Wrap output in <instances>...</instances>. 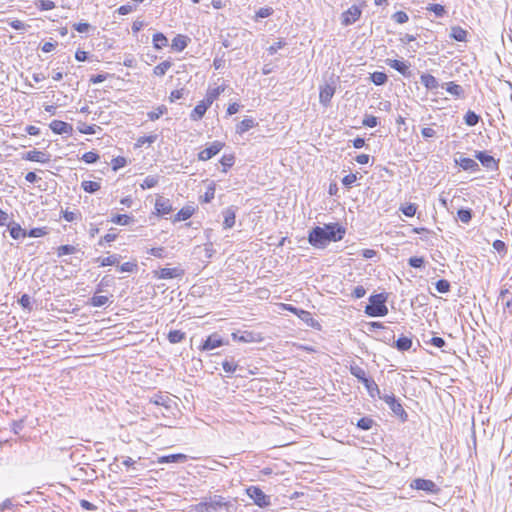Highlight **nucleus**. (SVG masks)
<instances>
[{
    "label": "nucleus",
    "mask_w": 512,
    "mask_h": 512,
    "mask_svg": "<svg viewBox=\"0 0 512 512\" xmlns=\"http://www.w3.org/2000/svg\"><path fill=\"white\" fill-rule=\"evenodd\" d=\"M188 42L189 38L187 36L178 34L173 38L171 47L173 50L181 52L187 47Z\"/></svg>",
    "instance_id": "5701e85b"
},
{
    "label": "nucleus",
    "mask_w": 512,
    "mask_h": 512,
    "mask_svg": "<svg viewBox=\"0 0 512 512\" xmlns=\"http://www.w3.org/2000/svg\"><path fill=\"white\" fill-rule=\"evenodd\" d=\"M215 196V184L212 183L207 187L206 192L202 196V201L205 203H209L214 199Z\"/></svg>",
    "instance_id": "4d7b16f0"
},
{
    "label": "nucleus",
    "mask_w": 512,
    "mask_h": 512,
    "mask_svg": "<svg viewBox=\"0 0 512 512\" xmlns=\"http://www.w3.org/2000/svg\"><path fill=\"white\" fill-rule=\"evenodd\" d=\"M450 37L458 42H465L467 40V31L460 26H453Z\"/></svg>",
    "instance_id": "a878e982"
},
{
    "label": "nucleus",
    "mask_w": 512,
    "mask_h": 512,
    "mask_svg": "<svg viewBox=\"0 0 512 512\" xmlns=\"http://www.w3.org/2000/svg\"><path fill=\"white\" fill-rule=\"evenodd\" d=\"M386 64L391 68L395 69L404 77H409L411 75L410 65L405 61H400L397 59H387Z\"/></svg>",
    "instance_id": "4468645a"
},
{
    "label": "nucleus",
    "mask_w": 512,
    "mask_h": 512,
    "mask_svg": "<svg viewBox=\"0 0 512 512\" xmlns=\"http://www.w3.org/2000/svg\"><path fill=\"white\" fill-rule=\"evenodd\" d=\"M206 111L207 109L205 108V105L198 103L190 113V119L193 121L201 120L204 117Z\"/></svg>",
    "instance_id": "c85d7f7f"
},
{
    "label": "nucleus",
    "mask_w": 512,
    "mask_h": 512,
    "mask_svg": "<svg viewBox=\"0 0 512 512\" xmlns=\"http://www.w3.org/2000/svg\"><path fill=\"white\" fill-rule=\"evenodd\" d=\"M118 269L121 271V272H129V273H133V272H136L138 270V265L136 262H125L123 264H121Z\"/></svg>",
    "instance_id": "052dcab7"
},
{
    "label": "nucleus",
    "mask_w": 512,
    "mask_h": 512,
    "mask_svg": "<svg viewBox=\"0 0 512 512\" xmlns=\"http://www.w3.org/2000/svg\"><path fill=\"white\" fill-rule=\"evenodd\" d=\"M446 87V91L456 97H463L464 96V89L461 85L456 84L455 82H448Z\"/></svg>",
    "instance_id": "c756f323"
},
{
    "label": "nucleus",
    "mask_w": 512,
    "mask_h": 512,
    "mask_svg": "<svg viewBox=\"0 0 512 512\" xmlns=\"http://www.w3.org/2000/svg\"><path fill=\"white\" fill-rule=\"evenodd\" d=\"M172 66V63L168 60L161 62L157 66L154 67L153 73L156 76H164L168 69H170Z\"/></svg>",
    "instance_id": "f704fd0d"
},
{
    "label": "nucleus",
    "mask_w": 512,
    "mask_h": 512,
    "mask_svg": "<svg viewBox=\"0 0 512 512\" xmlns=\"http://www.w3.org/2000/svg\"><path fill=\"white\" fill-rule=\"evenodd\" d=\"M410 487L412 489L423 490L431 494H437L440 491V489L438 488L434 481L423 478L414 479L411 482Z\"/></svg>",
    "instance_id": "0eeeda50"
},
{
    "label": "nucleus",
    "mask_w": 512,
    "mask_h": 512,
    "mask_svg": "<svg viewBox=\"0 0 512 512\" xmlns=\"http://www.w3.org/2000/svg\"><path fill=\"white\" fill-rule=\"evenodd\" d=\"M346 229L339 223H328L323 227L316 226L309 231L308 242L315 248L323 249L330 242L343 239Z\"/></svg>",
    "instance_id": "f257e3e1"
},
{
    "label": "nucleus",
    "mask_w": 512,
    "mask_h": 512,
    "mask_svg": "<svg viewBox=\"0 0 512 512\" xmlns=\"http://www.w3.org/2000/svg\"><path fill=\"white\" fill-rule=\"evenodd\" d=\"M387 294L379 293L371 295L369 304L365 307V313L370 317H383L388 314L386 306Z\"/></svg>",
    "instance_id": "f03ea898"
},
{
    "label": "nucleus",
    "mask_w": 512,
    "mask_h": 512,
    "mask_svg": "<svg viewBox=\"0 0 512 512\" xmlns=\"http://www.w3.org/2000/svg\"><path fill=\"white\" fill-rule=\"evenodd\" d=\"M236 210L237 208L234 206H230L222 211L223 215V227L224 229H230L235 224L236 219Z\"/></svg>",
    "instance_id": "f3484780"
},
{
    "label": "nucleus",
    "mask_w": 512,
    "mask_h": 512,
    "mask_svg": "<svg viewBox=\"0 0 512 512\" xmlns=\"http://www.w3.org/2000/svg\"><path fill=\"white\" fill-rule=\"evenodd\" d=\"M392 19L398 24H404L409 20V16L404 11H397L392 15Z\"/></svg>",
    "instance_id": "e2e57ef3"
},
{
    "label": "nucleus",
    "mask_w": 512,
    "mask_h": 512,
    "mask_svg": "<svg viewBox=\"0 0 512 512\" xmlns=\"http://www.w3.org/2000/svg\"><path fill=\"white\" fill-rule=\"evenodd\" d=\"M152 42L154 48L157 50H160L168 45L167 37L161 32H157L153 35Z\"/></svg>",
    "instance_id": "bb28decb"
},
{
    "label": "nucleus",
    "mask_w": 512,
    "mask_h": 512,
    "mask_svg": "<svg viewBox=\"0 0 512 512\" xmlns=\"http://www.w3.org/2000/svg\"><path fill=\"white\" fill-rule=\"evenodd\" d=\"M22 159L33 162L46 163L50 161V155L46 152L34 149L26 152L22 156Z\"/></svg>",
    "instance_id": "ddd939ff"
},
{
    "label": "nucleus",
    "mask_w": 512,
    "mask_h": 512,
    "mask_svg": "<svg viewBox=\"0 0 512 512\" xmlns=\"http://www.w3.org/2000/svg\"><path fill=\"white\" fill-rule=\"evenodd\" d=\"M362 124L366 127L373 128L378 125V118L373 115H365Z\"/></svg>",
    "instance_id": "69168bd1"
},
{
    "label": "nucleus",
    "mask_w": 512,
    "mask_h": 512,
    "mask_svg": "<svg viewBox=\"0 0 512 512\" xmlns=\"http://www.w3.org/2000/svg\"><path fill=\"white\" fill-rule=\"evenodd\" d=\"M230 506V502L226 501L225 498L220 495H215L213 498H211L210 502H208V509L213 511H218L222 508L228 510Z\"/></svg>",
    "instance_id": "6ab92c4d"
},
{
    "label": "nucleus",
    "mask_w": 512,
    "mask_h": 512,
    "mask_svg": "<svg viewBox=\"0 0 512 512\" xmlns=\"http://www.w3.org/2000/svg\"><path fill=\"white\" fill-rule=\"evenodd\" d=\"M224 147V143L220 141H214L210 144L209 147L205 148L198 154L199 160L207 161L211 159L213 156L218 154L222 148Z\"/></svg>",
    "instance_id": "1a4fd4ad"
},
{
    "label": "nucleus",
    "mask_w": 512,
    "mask_h": 512,
    "mask_svg": "<svg viewBox=\"0 0 512 512\" xmlns=\"http://www.w3.org/2000/svg\"><path fill=\"white\" fill-rule=\"evenodd\" d=\"M109 302V298L107 296L94 295L90 298V305L93 307H102Z\"/></svg>",
    "instance_id": "c03bdc74"
},
{
    "label": "nucleus",
    "mask_w": 512,
    "mask_h": 512,
    "mask_svg": "<svg viewBox=\"0 0 512 512\" xmlns=\"http://www.w3.org/2000/svg\"><path fill=\"white\" fill-rule=\"evenodd\" d=\"M455 164L459 165L464 171L476 173L480 171L479 164L472 158L460 156L455 158Z\"/></svg>",
    "instance_id": "9d476101"
},
{
    "label": "nucleus",
    "mask_w": 512,
    "mask_h": 512,
    "mask_svg": "<svg viewBox=\"0 0 512 512\" xmlns=\"http://www.w3.org/2000/svg\"><path fill=\"white\" fill-rule=\"evenodd\" d=\"M208 511V502L203 501L196 505L191 506L189 512H207Z\"/></svg>",
    "instance_id": "774afa93"
},
{
    "label": "nucleus",
    "mask_w": 512,
    "mask_h": 512,
    "mask_svg": "<svg viewBox=\"0 0 512 512\" xmlns=\"http://www.w3.org/2000/svg\"><path fill=\"white\" fill-rule=\"evenodd\" d=\"M380 399L384 400L385 403L389 406L391 411L398 416L402 422L407 421L408 414L402 407V404L399 402L398 399L392 394V395H384L379 397Z\"/></svg>",
    "instance_id": "39448f33"
},
{
    "label": "nucleus",
    "mask_w": 512,
    "mask_h": 512,
    "mask_svg": "<svg viewBox=\"0 0 512 512\" xmlns=\"http://www.w3.org/2000/svg\"><path fill=\"white\" fill-rule=\"evenodd\" d=\"M421 84L428 90H436L439 87L438 80L431 74L424 73L420 77Z\"/></svg>",
    "instance_id": "412c9836"
},
{
    "label": "nucleus",
    "mask_w": 512,
    "mask_h": 512,
    "mask_svg": "<svg viewBox=\"0 0 512 512\" xmlns=\"http://www.w3.org/2000/svg\"><path fill=\"white\" fill-rule=\"evenodd\" d=\"M362 11L359 6L352 5L342 14V24L344 26H349L355 23L361 16Z\"/></svg>",
    "instance_id": "6e6552de"
},
{
    "label": "nucleus",
    "mask_w": 512,
    "mask_h": 512,
    "mask_svg": "<svg viewBox=\"0 0 512 512\" xmlns=\"http://www.w3.org/2000/svg\"><path fill=\"white\" fill-rule=\"evenodd\" d=\"M235 157L231 154L223 155L220 163L224 167L223 172H226L228 168H231L234 165Z\"/></svg>",
    "instance_id": "864d4df0"
},
{
    "label": "nucleus",
    "mask_w": 512,
    "mask_h": 512,
    "mask_svg": "<svg viewBox=\"0 0 512 512\" xmlns=\"http://www.w3.org/2000/svg\"><path fill=\"white\" fill-rule=\"evenodd\" d=\"M193 214V210L190 207L182 208L177 214H176V220H187L189 219Z\"/></svg>",
    "instance_id": "680f3d73"
},
{
    "label": "nucleus",
    "mask_w": 512,
    "mask_h": 512,
    "mask_svg": "<svg viewBox=\"0 0 512 512\" xmlns=\"http://www.w3.org/2000/svg\"><path fill=\"white\" fill-rule=\"evenodd\" d=\"M474 157L481 163V165L490 171H497L499 169V160L489 155L486 151H475Z\"/></svg>",
    "instance_id": "423d86ee"
},
{
    "label": "nucleus",
    "mask_w": 512,
    "mask_h": 512,
    "mask_svg": "<svg viewBox=\"0 0 512 512\" xmlns=\"http://www.w3.org/2000/svg\"><path fill=\"white\" fill-rule=\"evenodd\" d=\"M168 111L165 105L158 106L155 110L147 113V117L151 121H155L159 119L162 115L166 114Z\"/></svg>",
    "instance_id": "72a5a7b5"
},
{
    "label": "nucleus",
    "mask_w": 512,
    "mask_h": 512,
    "mask_svg": "<svg viewBox=\"0 0 512 512\" xmlns=\"http://www.w3.org/2000/svg\"><path fill=\"white\" fill-rule=\"evenodd\" d=\"M153 274L157 279H172L181 277L184 271L179 268H161L160 270L153 271Z\"/></svg>",
    "instance_id": "f8f14e48"
},
{
    "label": "nucleus",
    "mask_w": 512,
    "mask_h": 512,
    "mask_svg": "<svg viewBox=\"0 0 512 512\" xmlns=\"http://www.w3.org/2000/svg\"><path fill=\"white\" fill-rule=\"evenodd\" d=\"M185 338V333L181 330H171L168 333V340L172 344L180 343Z\"/></svg>",
    "instance_id": "a19ab883"
},
{
    "label": "nucleus",
    "mask_w": 512,
    "mask_h": 512,
    "mask_svg": "<svg viewBox=\"0 0 512 512\" xmlns=\"http://www.w3.org/2000/svg\"><path fill=\"white\" fill-rule=\"evenodd\" d=\"M472 215V210L469 208H461L457 211L458 219L465 224L471 221Z\"/></svg>",
    "instance_id": "ea45409f"
},
{
    "label": "nucleus",
    "mask_w": 512,
    "mask_h": 512,
    "mask_svg": "<svg viewBox=\"0 0 512 512\" xmlns=\"http://www.w3.org/2000/svg\"><path fill=\"white\" fill-rule=\"evenodd\" d=\"M158 136L156 134H151L148 136H142L137 139L135 144L136 147H142L144 144H152L157 140Z\"/></svg>",
    "instance_id": "3c124183"
},
{
    "label": "nucleus",
    "mask_w": 512,
    "mask_h": 512,
    "mask_svg": "<svg viewBox=\"0 0 512 512\" xmlns=\"http://www.w3.org/2000/svg\"><path fill=\"white\" fill-rule=\"evenodd\" d=\"M121 259V255L119 254H112L104 258H97L96 262L99 263V266L105 267V266H113L119 263Z\"/></svg>",
    "instance_id": "393cba45"
},
{
    "label": "nucleus",
    "mask_w": 512,
    "mask_h": 512,
    "mask_svg": "<svg viewBox=\"0 0 512 512\" xmlns=\"http://www.w3.org/2000/svg\"><path fill=\"white\" fill-rule=\"evenodd\" d=\"M256 125L257 123L253 118H245L236 126V133L240 135L244 134Z\"/></svg>",
    "instance_id": "b1692460"
},
{
    "label": "nucleus",
    "mask_w": 512,
    "mask_h": 512,
    "mask_svg": "<svg viewBox=\"0 0 512 512\" xmlns=\"http://www.w3.org/2000/svg\"><path fill=\"white\" fill-rule=\"evenodd\" d=\"M49 127H50V129L55 134H60V135L61 134H68V135H71L72 132H73L72 125L67 123V122L61 121V120H53L49 124Z\"/></svg>",
    "instance_id": "2eb2a0df"
},
{
    "label": "nucleus",
    "mask_w": 512,
    "mask_h": 512,
    "mask_svg": "<svg viewBox=\"0 0 512 512\" xmlns=\"http://www.w3.org/2000/svg\"><path fill=\"white\" fill-rule=\"evenodd\" d=\"M224 341L220 335L213 333L209 335L201 344L200 349L202 351H209L224 345Z\"/></svg>",
    "instance_id": "9b49d317"
},
{
    "label": "nucleus",
    "mask_w": 512,
    "mask_h": 512,
    "mask_svg": "<svg viewBox=\"0 0 512 512\" xmlns=\"http://www.w3.org/2000/svg\"><path fill=\"white\" fill-rule=\"evenodd\" d=\"M150 402L158 406H164L166 408H169V403L171 402V399L167 395L156 394L153 397H151Z\"/></svg>",
    "instance_id": "7c9ffc66"
},
{
    "label": "nucleus",
    "mask_w": 512,
    "mask_h": 512,
    "mask_svg": "<svg viewBox=\"0 0 512 512\" xmlns=\"http://www.w3.org/2000/svg\"><path fill=\"white\" fill-rule=\"evenodd\" d=\"M76 251H77V248L73 245H69V244L61 245L57 248V256L61 257L64 255L74 254Z\"/></svg>",
    "instance_id": "49530a36"
},
{
    "label": "nucleus",
    "mask_w": 512,
    "mask_h": 512,
    "mask_svg": "<svg viewBox=\"0 0 512 512\" xmlns=\"http://www.w3.org/2000/svg\"><path fill=\"white\" fill-rule=\"evenodd\" d=\"M7 226H8L10 236L13 239L18 240L20 238H25L27 236V231L25 229H22L19 224L12 222V223L8 224Z\"/></svg>",
    "instance_id": "4be33fe9"
},
{
    "label": "nucleus",
    "mask_w": 512,
    "mask_h": 512,
    "mask_svg": "<svg viewBox=\"0 0 512 512\" xmlns=\"http://www.w3.org/2000/svg\"><path fill=\"white\" fill-rule=\"evenodd\" d=\"M246 493L253 500L254 504L260 508H266L271 505V497L266 495L258 486L248 487Z\"/></svg>",
    "instance_id": "20e7f679"
},
{
    "label": "nucleus",
    "mask_w": 512,
    "mask_h": 512,
    "mask_svg": "<svg viewBox=\"0 0 512 512\" xmlns=\"http://www.w3.org/2000/svg\"><path fill=\"white\" fill-rule=\"evenodd\" d=\"M350 373L365 386L370 397H380V389L378 385L371 377L367 376L366 371L362 367L356 364L351 365Z\"/></svg>",
    "instance_id": "7ed1b4c3"
},
{
    "label": "nucleus",
    "mask_w": 512,
    "mask_h": 512,
    "mask_svg": "<svg viewBox=\"0 0 512 512\" xmlns=\"http://www.w3.org/2000/svg\"><path fill=\"white\" fill-rule=\"evenodd\" d=\"M132 217L127 214H117L111 218V222L117 225L126 226L132 221Z\"/></svg>",
    "instance_id": "c9c22d12"
},
{
    "label": "nucleus",
    "mask_w": 512,
    "mask_h": 512,
    "mask_svg": "<svg viewBox=\"0 0 512 512\" xmlns=\"http://www.w3.org/2000/svg\"><path fill=\"white\" fill-rule=\"evenodd\" d=\"M374 424H375V422L372 418L362 417L357 421L356 426L360 430L367 431V430H370Z\"/></svg>",
    "instance_id": "e433bc0d"
},
{
    "label": "nucleus",
    "mask_w": 512,
    "mask_h": 512,
    "mask_svg": "<svg viewBox=\"0 0 512 512\" xmlns=\"http://www.w3.org/2000/svg\"><path fill=\"white\" fill-rule=\"evenodd\" d=\"M297 316L304 322H306L308 325H310L311 327H314L315 326V320L313 319L312 315L310 312L306 311V310H303V309H300L299 310V313L297 314Z\"/></svg>",
    "instance_id": "de8ad7c7"
},
{
    "label": "nucleus",
    "mask_w": 512,
    "mask_h": 512,
    "mask_svg": "<svg viewBox=\"0 0 512 512\" xmlns=\"http://www.w3.org/2000/svg\"><path fill=\"white\" fill-rule=\"evenodd\" d=\"M187 455L182 453L170 454L158 457L157 462L160 464L165 463H184L187 461Z\"/></svg>",
    "instance_id": "aec40b11"
},
{
    "label": "nucleus",
    "mask_w": 512,
    "mask_h": 512,
    "mask_svg": "<svg viewBox=\"0 0 512 512\" xmlns=\"http://www.w3.org/2000/svg\"><path fill=\"white\" fill-rule=\"evenodd\" d=\"M435 287L439 293H448L450 291L451 285L446 279H439L436 282Z\"/></svg>",
    "instance_id": "603ef678"
},
{
    "label": "nucleus",
    "mask_w": 512,
    "mask_h": 512,
    "mask_svg": "<svg viewBox=\"0 0 512 512\" xmlns=\"http://www.w3.org/2000/svg\"><path fill=\"white\" fill-rule=\"evenodd\" d=\"M510 294L508 289H501L499 299L502 300L504 309H509L510 313H512V296L509 297Z\"/></svg>",
    "instance_id": "2f4dec72"
},
{
    "label": "nucleus",
    "mask_w": 512,
    "mask_h": 512,
    "mask_svg": "<svg viewBox=\"0 0 512 512\" xmlns=\"http://www.w3.org/2000/svg\"><path fill=\"white\" fill-rule=\"evenodd\" d=\"M222 367L224 369V371L228 374H233V373H236V371L238 370L239 366L238 364L233 360V359H226L222 362Z\"/></svg>",
    "instance_id": "37998d69"
},
{
    "label": "nucleus",
    "mask_w": 512,
    "mask_h": 512,
    "mask_svg": "<svg viewBox=\"0 0 512 512\" xmlns=\"http://www.w3.org/2000/svg\"><path fill=\"white\" fill-rule=\"evenodd\" d=\"M159 182V177L156 175H149L147 176L143 182L140 184L141 188L143 190L150 189L155 187Z\"/></svg>",
    "instance_id": "4c0bfd02"
},
{
    "label": "nucleus",
    "mask_w": 512,
    "mask_h": 512,
    "mask_svg": "<svg viewBox=\"0 0 512 512\" xmlns=\"http://www.w3.org/2000/svg\"><path fill=\"white\" fill-rule=\"evenodd\" d=\"M35 5L41 11H48L55 8V3L51 0H38Z\"/></svg>",
    "instance_id": "8fccbe9b"
},
{
    "label": "nucleus",
    "mask_w": 512,
    "mask_h": 512,
    "mask_svg": "<svg viewBox=\"0 0 512 512\" xmlns=\"http://www.w3.org/2000/svg\"><path fill=\"white\" fill-rule=\"evenodd\" d=\"M18 303L22 306L23 309L27 311H32V303H31V297L28 294H23L19 300Z\"/></svg>",
    "instance_id": "5fc2aeb1"
},
{
    "label": "nucleus",
    "mask_w": 512,
    "mask_h": 512,
    "mask_svg": "<svg viewBox=\"0 0 512 512\" xmlns=\"http://www.w3.org/2000/svg\"><path fill=\"white\" fill-rule=\"evenodd\" d=\"M96 129H100V127H98L96 125H87L85 123L81 124L78 127V130H79L80 133L87 134V135L95 134L96 133Z\"/></svg>",
    "instance_id": "13d9d810"
},
{
    "label": "nucleus",
    "mask_w": 512,
    "mask_h": 512,
    "mask_svg": "<svg viewBox=\"0 0 512 512\" xmlns=\"http://www.w3.org/2000/svg\"><path fill=\"white\" fill-rule=\"evenodd\" d=\"M99 159V155L93 151L86 152L82 155L81 160H83L87 164H92L97 162Z\"/></svg>",
    "instance_id": "0e129e2a"
},
{
    "label": "nucleus",
    "mask_w": 512,
    "mask_h": 512,
    "mask_svg": "<svg viewBox=\"0 0 512 512\" xmlns=\"http://www.w3.org/2000/svg\"><path fill=\"white\" fill-rule=\"evenodd\" d=\"M370 79L375 85L380 86L387 82L388 77L384 72L375 71L370 75Z\"/></svg>",
    "instance_id": "473e14b6"
},
{
    "label": "nucleus",
    "mask_w": 512,
    "mask_h": 512,
    "mask_svg": "<svg viewBox=\"0 0 512 512\" xmlns=\"http://www.w3.org/2000/svg\"><path fill=\"white\" fill-rule=\"evenodd\" d=\"M114 230H115L114 228H111L106 235H104L102 238H100L98 245L103 246L104 242L110 243V242L115 241L117 238V234L114 232Z\"/></svg>",
    "instance_id": "bf43d9fd"
},
{
    "label": "nucleus",
    "mask_w": 512,
    "mask_h": 512,
    "mask_svg": "<svg viewBox=\"0 0 512 512\" xmlns=\"http://www.w3.org/2000/svg\"><path fill=\"white\" fill-rule=\"evenodd\" d=\"M425 260L423 257H410L408 260V264L413 268H423Z\"/></svg>",
    "instance_id": "338daca9"
},
{
    "label": "nucleus",
    "mask_w": 512,
    "mask_h": 512,
    "mask_svg": "<svg viewBox=\"0 0 512 512\" xmlns=\"http://www.w3.org/2000/svg\"><path fill=\"white\" fill-rule=\"evenodd\" d=\"M232 337L234 340L240 342H251L253 340V334L247 331H244L242 333H233Z\"/></svg>",
    "instance_id": "09e8293b"
},
{
    "label": "nucleus",
    "mask_w": 512,
    "mask_h": 512,
    "mask_svg": "<svg viewBox=\"0 0 512 512\" xmlns=\"http://www.w3.org/2000/svg\"><path fill=\"white\" fill-rule=\"evenodd\" d=\"M426 10L430 11V12H433L435 14V16L438 17V18H442L446 14L445 7L443 5H441V4H429L426 7Z\"/></svg>",
    "instance_id": "79ce46f5"
},
{
    "label": "nucleus",
    "mask_w": 512,
    "mask_h": 512,
    "mask_svg": "<svg viewBox=\"0 0 512 512\" xmlns=\"http://www.w3.org/2000/svg\"><path fill=\"white\" fill-rule=\"evenodd\" d=\"M412 346V339L406 336H401L395 341V347L399 351H407Z\"/></svg>",
    "instance_id": "cd10ccee"
},
{
    "label": "nucleus",
    "mask_w": 512,
    "mask_h": 512,
    "mask_svg": "<svg viewBox=\"0 0 512 512\" xmlns=\"http://www.w3.org/2000/svg\"><path fill=\"white\" fill-rule=\"evenodd\" d=\"M126 164H127V160L123 156H117V157L113 158L111 161L112 169L114 171H117L120 168L126 166Z\"/></svg>",
    "instance_id": "6e6d98bb"
},
{
    "label": "nucleus",
    "mask_w": 512,
    "mask_h": 512,
    "mask_svg": "<svg viewBox=\"0 0 512 512\" xmlns=\"http://www.w3.org/2000/svg\"><path fill=\"white\" fill-rule=\"evenodd\" d=\"M81 187L87 193H94L100 189V184L95 181H83Z\"/></svg>",
    "instance_id": "a18cd8bd"
},
{
    "label": "nucleus",
    "mask_w": 512,
    "mask_h": 512,
    "mask_svg": "<svg viewBox=\"0 0 512 512\" xmlns=\"http://www.w3.org/2000/svg\"><path fill=\"white\" fill-rule=\"evenodd\" d=\"M335 90V86L330 84H325L320 88L319 101L323 106L327 107L330 104Z\"/></svg>",
    "instance_id": "dca6fc26"
},
{
    "label": "nucleus",
    "mask_w": 512,
    "mask_h": 512,
    "mask_svg": "<svg viewBox=\"0 0 512 512\" xmlns=\"http://www.w3.org/2000/svg\"><path fill=\"white\" fill-rule=\"evenodd\" d=\"M155 210L159 215H168L172 212V205L169 199L159 196L155 202Z\"/></svg>",
    "instance_id": "a211bd4d"
},
{
    "label": "nucleus",
    "mask_w": 512,
    "mask_h": 512,
    "mask_svg": "<svg viewBox=\"0 0 512 512\" xmlns=\"http://www.w3.org/2000/svg\"><path fill=\"white\" fill-rule=\"evenodd\" d=\"M465 124L472 127L476 126L480 121V116L474 111L469 110L464 116Z\"/></svg>",
    "instance_id": "58836bf2"
}]
</instances>
